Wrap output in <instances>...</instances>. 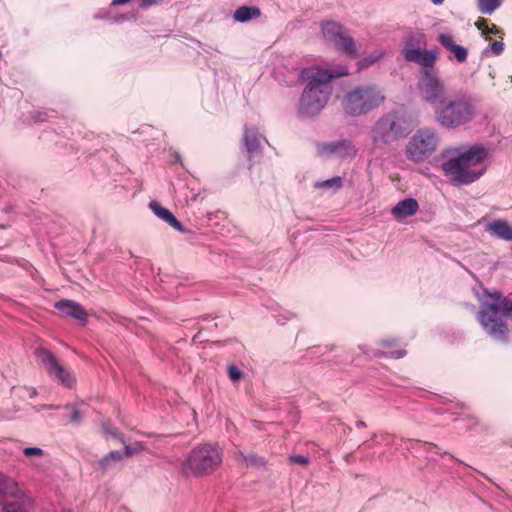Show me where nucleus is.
<instances>
[{"label":"nucleus","mask_w":512,"mask_h":512,"mask_svg":"<svg viewBox=\"0 0 512 512\" xmlns=\"http://www.w3.org/2000/svg\"><path fill=\"white\" fill-rule=\"evenodd\" d=\"M477 4L481 13L490 15L501 5V0H477Z\"/></svg>","instance_id":"nucleus-26"},{"label":"nucleus","mask_w":512,"mask_h":512,"mask_svg":"<svg viewBox=\"0 0 512 512\" xmlns=\"http://www.w3.org/2000/svg\"><path fill=\"white\" fill-rule=\"evenodd\" d=\"M244 460L248 465L254 466V467H264L265 466V459L263 457H260L256 455L255 453H249L246 456H244Z\"/></svg>","instance_id":"nucleus-30"},{"label":"nucleus","mask_w":512,"mask_h":512,"mask_svg":"<svg viewBox=\"0 0 512 512\" xmlns=\"http://www.w3.org/2000/svg\"><path fill=\"white\" fill-rule=\"evenodd\" d=\"M318 154L320 155H335L339 157L354 156L356 150L352 143L348 140L324 143L318 146Z\"/></svg>","instance_id":"nucleus-14"},{"label":"nucleus","mask_w":512,"mask_h":512,"mask_svg":"<svg viewBox=\"0 0 512 512\" xmlns=\"http://www.w3.org/2000/svg\"><path fill=\"white\" fill-rule=\"evenodd\" d=\"M478 115L476 98L457 92L434 109V116L440 126L446 129H457L471 123Z\"/></svg>","instance_id":"nucleus-4"},{"label":"nucleus","mask_w":512,"mask_h":512,"mask_svg":"<svg viewBox=\"0 0 512 512\" xmlns=\"http://www.w3.org/2000/svg\"><path fill=\"white\" fill-rule=\"evenodd\" d=\"M315 188L318 189H327L333 192L339 190L342 187V179L341 177H333L331 179H327L324 181H319L314 184Z\"/></svg>","instance_id":"nucleus-25"},{"label":"nucleus","mask_w":512,"mask_h":512,"mask_svg":"<svg viewBox=\"0 0 512 512\" xmlns=\"http://www.w3.org/2000/svg\"><path fill=\"white\" fill-rule=\"evenodd\" d=\"M36 394H37L36 389H32V391L30 393V397H34Z\"/></svg>","instance_id":"nucleus-47"},{"label":"nucleus","mask_w":512,"mask_h":512,"mask_svg":"<svg viewBox=\"0 0 512 512\" xmlns=\"http://www.w3.org/2000/svg\"><path fill=\"white\" fill-rule=\"evenodd\" d=\"M384 353L392 358H401L405 355L406 352L405 350H387Z\"/></svg>","instance_id":"nucleus-40"},{"label":"nucleus","mask_w":512,"mask_h":512,"mask_svg":"<svg viewBox=\"0 0 512 512\" xmlns=\"http://www.w3.org/2000/svg\"><path fill=\"white\" fill-rule=\"evenodd\" d=\"M20 494L21 491L19 490L17 483L11 478L0 473V504H3L4 499L8 497L18 498Z\"/></svg>","instance_id":"nucleus-20"},{"label":"nucleus","mask_w":512,"mask_h":512,"mask_svg":"<svg viewBox=\"0 0 512 512\" xmlns=\"http://www.w3.org/2000/svg\"><path fill=\"white\" fill-rule=\"evenodd\" d=\"M289 461L302 466H306L307 464H309L310 458L308 456L303 455H291L289 456Z\"/></svg>","instance_id":"nucleus-33"},{"label":"nucleus","mask_w":512,"mask_h":512,"mask_svg":"<svg viewBox=\"0 0 512 512\" xmlns=\"http://www.w3.org/2000/svg\"><path fill=\"white\" fill-rule=\"evenodd\" d=\"M323 37L332 42L339 50L349 56L356 55V47L353 38L347 35L346 30L337 22L328 21L322 24Z\"/></svg>","instance_id":"nucleus-11"},{"label":"nucleus","mask_w":512,"mask_h":512,"mask_svg":"<svg viewBox=\"0 0 512 512\" xmlns=\"http://www.w3.org/2000/svg\"><path fill=\"white\" fill-rule=\"evenodd\" d=\"M381 57H382V53H380V54H378L376 56H369V57L364 58L361 61L360 68L368 67L369 65H371V64L375 63L376 61H378Z\"/></svg>","instance_id":"nucleus-36"},{"label":"nucleus","mask_w":512,"mask_h":512,"mask_svg":"<svg viewBox=\"0 0 512 512\" xmlns=\"http://www.w3.org/2000/svg\"><path fill=\"white\" fill-rule=\"evenodd\" d=\"M438 41L440 44L451 51L454 54L456 60L460 63H463L467 60L468 51L465 47L458 45L454 42L453 37L450 34H440L438 36Z\"/></svg>","instance_id":"nucleus-18"},{"label":"nucleus","mask_w":512,"mask_h":512,"mask_svg":"<svg viewBox=\"0 0 512 512\" xmlns=\"http://www.w3.org/2000/svg\"><path fill=\"white\" fill-rule=\"evenodd\" d=\"M149 208L158 218L166 222L175 230L184 234L191 232L182 225V223L174 216V214L170 210L161 206L157 201H151L149 203Z\"/></svg>","instance_id":"nucleus-15"},{"label":"nucleus","mask_w":512,"mask_h":512,"mask_svg":"<svg viewBox=\"0 0 512 512\" xmlns=\"http://www.w3.org/2000/svg\"><path fill=\"white\" fill-rule=\"evenodd\" d=\"M63 316L71 317L78 321L80 325H85L88 321V313L85 308L76 301L62 299L54 304Z\"/></svg>","instance_id":"nucleus-12"},{"label":"nucleus","mask_w":512,"mask_h":512,"mask_svg":"<svg viewBox=\"0 0 512 512\" xmlns=\"http://www.w3.org/2000/svg\"><path fill=\"white\" fill-rule=\"evenodd\" d=\"M144 449V446L141 443H135L134 445H126L123 451H120L122 454V459L124 457H130L138 452L142 451Z\"/></svg>","instance_id":"nucleus-32"},{"label":"nucleus","mask_w":512,"mask_h":512,"mask_svg":"<svg viewBox=\"0 0 512 512\" xmlns=\"http://www.w3.org/2000/svg\"><path fill=\"white\" fill-rule=\"evenodd\" d=\"M101 427H102V431L105 434V436H107V437L110 436V437H113L121 442H124L121 433L109 421L103 422Z\"/></svg>","instance_id":"nucleus-27"},{"label":"nucleus","mask_w":512,"mask_h":512,"mask_svg":"<svg viewBox=\"0 0 512 512\" xmlns=\"http://www.w3.org/2000/svg\"><path fill=\"white\" fill-rule=\"evenodd\" d=\"M422 44H425L424 34L413 33L408 35L404 40V46L402 49L404 59L408 62L415 63L425 51L420 48Z\"/></svg>","instance_id":"nucleus-13"},{"label":"nucleus","mask_w":512,"mask_h":512,"mask_svg":"<svg viewBox=\"0 0 512 512\" xmlns=\"http://www.w3.org/2000/svg\"><path fill=\"white\" fill-rule=\"evenodd\" d=\"M469 421H470V425H474V424H476V421H475L474 419H472V418H471V419H469Z\"/></svg>","instance_id":"nucleus-48"},{"label":"nucleus","mask_w":512,"mask_h":512,"mask_svg":"<svg viewBox=\"0 0 512 512\" xmlns=\"http://www.w3.org/2000/svg\"><path fill=\"white\" fill-rule=\"evenodd\" d=\"M164 2V0H140L139 6L142 9H148L152 6L160 5Z\"/></svg>","instance_id":"nucleus-37"},{"label":"nucleus","mask_w":512,"mask_h":512,"mask_svg":"<svg viewBox=\"0 0 512 512\" xmlns=\"http://www.w3.org/2000/svg\"><path fill=\"white\" fill-rule=\"evenodd\" d=\"M391 345H392L391 342L383 341V347L384 348H390Z\"/></svg>","instance_id":"nucleus-44"},{"label":"nucleus","mask_w":512,"mask_h":512,"mask_svg":"<svg viewBox=\"0 0 512 512\" xmlns=\"http://www.w3.org/2000/svg\"><path fill=\"white\" fill-rule=\"evenodd\" d=\"M486 231L496 238L505 241L512 240V226L506 220L498 219L488 223Z\"/></svg>","instance_id":"nucleus-19"},{"label":"nucleus","mask_w":512,"mask_h":512,"mask_svg":"<svg viewBox=\"0 0 512 512\" xmlns=\"http://www.w3.org/2000/svg\"><path fill=\"white\" fill-rule=\"evenodd\" d=\"M45 407L46 408H58V406H53V405H46Z\"/></svg>","instance_id":"nucleus-49"},{"label":"nucleus","mask_w":512,"mask_h":512,"mask_svg":"<svg viewBox=\"0 0 512 512\" xmlns=\"http://www.w3.org/2000/svg\"><path fill=\"white\" fill-rule=\"evenodd\" d=\"M2 512H28L22 503L15 501V502H3L1 504Z\"/></svg>","instance_id":"nucleus-29"},{"label":"nucleus","mask_w":512,"mask_h":512,"mask_svg":"<svg viewBox=\"0 0 512 512\" xmlns=\"http://www.w3.org/2000/svg\"><path fill=\"white\" fill-rule=\"evenodd\" d=\"M503 51L504 43L502 41H495L483 51V54L487 56L489 53H492L493 55L499 56Z\"/></svg>","instance_id":"nucleus-31"},{"label":"nucleus","mask_w":512,"mask_h":512,"mask_svg":"<svg viewBox=\"0 0 512 512\" xmlns=\"http://www.w3.org/2000/svg\"><path fill=\"white\" fill-rule=\"evenodd\" d=\"M384 100L385 95L378 86L366 84L347 91L341 104L345 114L360 116L377 109Z\"/></svg>","instance_id":"nucleus-5"},{"label":"nucleus","mask_w":512,"mask_h":512,"mask_svg":"<svg viewBox=\"0 0 512 512\" xmlns=\"http://www.w3.org/2000/svg\"><path fill=\"white\" fill-rule=\"evenodd\" d=\"M348 74L349 71L346 66L333 71L318 66L302 69L299 76L307 84L299 100V114L304 117L318 115L325 108L331 97L332 88L329 84L330 81Z\"/></svg>","instance_id":"nucleus-1"},{"label":"nucleus","mask_w":512,"mask_h":512,"mask_svg":"<svg viewBox=\"0 0 512 512\" xmlns=\"http://www.w3.org/2000/svg\"><path fill=\"white\" fill-rule=\"evenodd\" d=\"M23 453L26 457L30 458L33 456H42L44 451L38 447H27L23 450Z\"/></svg>","instance_id":"nucleus-35"},{"label":"nucleus","mask_w":512,"mask_h":512,"mask_svg":"<svg viewBox=\"0 0 512 512\" xmlns=\"http://www.w3.org/2000/svg\"><path fill=\"white\" fill-rule=\"evenodd\" d=\"M294 316L295 315L292 312L286 311L283 315L282 314L277 315L276 320L278 323L284 324L286 320H290Z\"/></svg>","instance_id":"nucleus-39"},{"label":"nucleus","mask_w":512,"mask_h":512,"mask_svg":"<svg viewBox=\"0 0 512 512\" xmlns=\"http://www.w3.org/2000/svg\"><path fill=\"white\" fill-rule=\"evenodd\" d=\"M227 373L229 379L234 384H237L240 380L245 379L246 377V374L242 370H240L236 365H229L227 367Z\"/></svg>","instance_id":"nucleus-28"},{"label":"nucleus","mask_w":512,"mask_h":512,"mask_svg":"<svg viewBox=\"0 0 512 512\" xmlns=\"http://www.w3.org/2000/svg\"><path fill=\"white\" fill-rule=\"evenodd\" d=\"M406 135V130L395 114L389 113L379 118L371 130L372 141L377 144H389Z\"/></svg>","instance_id":"nucleus-9"},{"label":"nucleus","mask_w":512,"mask_h":512,"mask_svg":"<svg viewBox=\"0 0 512 512\" xmlns=\"http://www.w3.org/2000/svg\"><path fill=\"white\" fill-rule=\"evenodd\" d=\"M34 355L44 366L50 376L55 377L58 382L67 388L73 387L75 377L58 362L57 358L51 351L44 347H37L34 351Z\"/></svg>","instance_id":"nucleus-10"},{"label":"nucleus","mask_w":512,"mask_h":512,"mask_svg":"<svg viewBox=\"0 0 512 512\" xmlns=\"http://www.w3.org/2000/svg\"><path fill=\"white\" fill-rule=\"evenodd\" d=\"M438 58V52L436 50L424 51L419 59L415 62L416 64L422 67V71L420 74H425L427 72L435 73V63Z\"/></svg>","instance_id":"nucleus-21"},{"label":"nucleus","mask_w":512,"mask_h":512,"mask_svg":"<svg viewBox=\"0 0 512 512\" xmlns=\"http://www.w3.org/2000/svg\"><path fill=\"white\" fill-rule=\"evenodd\" d=\"M63 512H70V511H68V510H64Z\"/></svg>","instance_id":"nucleus-50"},{"label":"nucleus","mask_w":512,"mask_h":512,"mask_svg":"<svg viewBox=\"0 0 512 512\" xmlns=\"http://www.w3.org/2000/svg\"><path fill=\"white\" fill-rule=\"evenodd\" d=\"M356 427L357 428H364V427H366V424L363 421H357L356 422Z\"/></svg>","instance_id":"nucleus-43"},{"label":"nucleus","mask_w":512,"mask_h":512,"mask_svg":"<svg viewBox=\"0 0 512 512\" xmlns=\"http://www.w3.org/2000/svg\"><path fill=\"white\" fill-rule=\"evenodd\" d=\"M433 4L440 5L444 2V0H431Z\"/></svg>","instance_id":"nucleus-45"},{"label":"nucleus","mask_w":512,"mask_h":512,"mask_svg":"<svg viewBox=\"0 0 512 512\" xmlns=\"http://www.w3.org/2000/svg\"><path fill=\"white\" fill-rule=\"evenodd\" d=\"M417 90L421 100L432 105L434 109L448 98V89L437 72L420 74Z\"/></svg>","instance_id":"nucleus-8"},{"label":"nucleus","mask_w":512,"mask_h":512,"mask_svg":"<svg viewBox=\"0 0 512 512\" xmlns=\"http://www.w3.org/2000/svg\"><path fill=\"white\" fill-rule=\"evenodd\" d=\"M489 34L498 35V34H502V31L496 25L492 24L491 26L490 25L488 26L487 35H489Z\"/></svg>","instance_id":"nucleus-41"},{"label":"nucleus","mask_w":512,"mask_h":512,"mask_svg":"<svg viewBox=\"0 0 512 512\" xmlns=\"http://www.w3.org/2000/svg\"><path fill=\"white\" fill-rule=\"evenodd\" d=\"M84 404H67L64 406V409L70 412V422L74 425H79L85 415V411L80 408Z\"/></svg>","instance_id":"nucleus-24"},{"label":"nucleus","mask_w":512,"mask_h":512,"mask_svg":"<svg viewBox=\"0 0 512 512\" xmlns=\"http://www.w3.org/2000/svg\"><path fill=\"white\" fill-rule=\"evenodd\" d=\"M439 145V136L435 129L423 127L418 129L405 146L408 160L419 163L430 158Z\"/></svg>","instance_id":"nucleus-7"},{"label":"nucleus","mask_w":512,"mask_h":512,"mask_svg":"<svg viewBox=\"0 0 512 512\" xmlns=\"http://www.w3.org/2000/svg\"><path fill=\"white\" fill-rule=\"evenodd\" d=\"M501 316L512 319V300L498 291H486L481 298L477 320L489 336L506 342L509 329Z\"/></svg>","instance_id":"nucleus-2"},{"label":"nucleus","mask_w":512,"mask_h":512,"mask_svg":"<svg viewBox=\"0 0 512 512\" xmlns=\"http://www.w3.org/2000/svg\"><path fill=\"white\" fill-rule=\"evenodd\" d=\"M172 162L173 163H180L181 162V157H180L179 153L174 152L172 154Z\"/></svg>","instance_id":"nucleus-42"},{"label":"nucleus","mask_w":512,"mask_h":512,"mask_svg":"<svg viewBox=\"0 0 512 512\" xmlns=\"http://www.w3.org/2000/svg\"><path fill=\"white\" fill-rule=\"evenodd\" d=\"M261 15V11L255 6H241L233 14V18L236 22L244 23L252 19L258 18Z\"/></svg>","instance_id":"nucleus-22"},{"label":"nucleus","mask_w":512,"mask_h":512,"mask_svg":"<svg viewBox=\"0 0 512 512\" xmlns=\"http://www.w3.org/2000/svg\"><path fill=\"white\" fill-rule=\"evenodd\" d=\"M487 156V148L476 144L445 161L442 164V170L450 178L452 184L468 185L484 174L485 168L479 166Z\"/></svg>","instance_id":"nucleus-3"},{"label":"nucleus","mask_w":512,"mask_h":512,"mask_svg":"<svg viewBox=\"0 0 512 512\" xmlns=\"http://www.w3.org/2000/svg\"><path fill=\"white\" fill-rule=\"evenodd\" d=\"M418 208V202L414 198H406L399 201L392 208L391 213L395 219L401 220L414 215L418 211Z\"/></svg>","instance_id":"nucleus-17"},{"label":"nucleus","mask_w":512,"mask_h":512,"mask_svg":"<svg viewBox=\"0 0 512 512\" xmlns=\"http://www.w3.org/2000/svg\"><path fill=\"white\" fill-rule=\"evenodd\" d=\"M2 252H3V248H2V247H0V260H4V259L6 258V256H5V255H3V253H2Z\"/></svg>","instance_id":"nucleus-46"},{"label":"nucleus","mask_w":512,"mask_h":512,"mask_svg":"<svg viewBox=\"0 0 512 512\" xmlns=\"http://www.w3.org/2000/svg\"><path fill=\"white\" fill-rule=\"evenodd\" d=\"M476 27L482 32L483 35H487L489 23L486 19L482 18L475 23Z\"/></svg>","instance_id":"nucleus-38"},{"label":"nucleus","mask_w":512,"mask_h":512,"mask_svg":"<svg viewBox=\"0 0 512 512\" xmlns=\"http://www.w3.org/2000/svg\"><path fill=\"white\" fill-rule=\"evenodd\" d=\"M222 462L221 447L218 444H204L195 447L186 457L182 471L186 476L201 477L212 473Z\"/></svg>","instance_id":"nucleus-6"},{"label":"nucleus","mask_w":512,"mask_h":512,"mask_svg":"<svg viewBox=\"0 0 512 512\" xmlns=\"http://www.w3.org/2000/svg\"><path fill=\"white\" fill-rule=\"evenodd\" d=\"M48 115H49L48 111H44V110L36 111V112L32 113L31 118L33 119V121L35 123H42L47 120Z\"/></svg>","instance_id":"nucleus-34"},{"label":"nucleus","mask_w":512,"mask_h":512,"mask_svg":"<svg viewBox=\"0 0 512 512\" xmlns=\"http://www.w3.org/2000/svg\"><path fill=\"white\" fill-rule=\"evenodd\" d=\"M122 461V454L120 451L115 450L109 452L107 455H105L103 458H101L98 461L99 469H101L102 472H106L112 468L115 467V465Z\"/></svg>","instance_id":"nucleus-23"},{"label":"nucleus","mask_w":512,"mask_h":512,"mask_svg":"<svg viewBox=\"0 0 512 512\" xmlns=\"http://www.w3.org/2000/svg\"><path fill=\"white\" fill-rule=\"evenodd\" d=\"M262 142H266V139L258 133L256 128L245 129L244 144L250 159L260 155Z\"/></svg>","instance_id":"nucleus-16"}]
</instances>
